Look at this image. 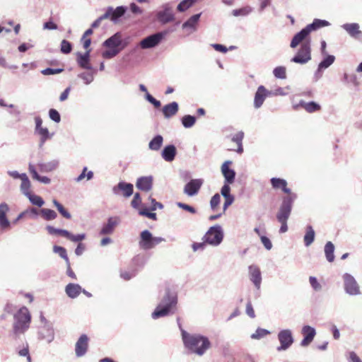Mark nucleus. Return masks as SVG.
<instances>
[{"label": "nucleus", "instance_id": "f257e3e1", "mask_svg": "<svg viewBox=\"0 0 362 362\" xmlns=\"http://www.w3.org/2000/svg\"><path fill=\"white\" fill-rule=\"evenodd\" d=\"M182 338L185 346L199 356H202L210 347L209 339L199 334H190L182 330Z\"/></svg>", "mask_w": 362, "mask_h": 362}, {"label": "nucleus", "instance_id": "f03ea898", "mask_svg": "<svg viewBox=\"0 0 362 362\" xmlns=\"http://www.w3.org/2000/svg\"><path fill=\"white\" fill-rule=\"evenodd\" d=\"M177 303V294L167 288L160 302L151 314L152 318L156 320L173 313V310L175 308Z\"/></svg>", "mask_w": 362, "mask_h": 362}, {"label": "nucleus", "instance_id": "7ed1b4c3", "mask_svg": "<svg viewBox=\"0 0 362 362\" xmlns=\"http://www.w3.org/2000/svg\"><path fill=\"white\" fill-rule=\"evenodd\" d=\"M296 198V194H291V196L284 197L282 199V203L276 214V218L281 224L279 229L281 233H284L288 230L287 221L291 215L293 204Z\"/></svg>", "mask_w": 362, "mask_h": 362}, {"label": "nucleus", "instance_id": "20e7f679", "mask_svg": "<svg viewBox=\"0 0 362 362\" xmlns=\"http://www.w3.org/2000/svg\"><path fill=\"white\" fill-rule=\"evenodd\" d=\"M13 332L16 334L24 333L30 326L31 315L28 309L23 306L13 316Z\"/></svg>", "mask_w": 362, "mask_h": 362}, {"label": "nucleus", "instance_id": "39448f33", "mask_svg": "<svg viewBox=\"0 0 362 362\" xmlns=\"http://www.w3.org/2000/svg\"><path fill=\"white\" fill-rule=\"evenodd\" d=\"M165 241V238L161 237H154L149 230H144L140 233L139 245L141 249L144 250H148L154 248L156 245Z\"/></svg>", "mask_w": 362, "mask_h": 362}, {"label": "nucleus", "instance_id": "423d86ee", "mask_svg": "<svg viewBox=\"0 0 362 362\" xmlns=\"http://www.w3.org/2000/svg\"><path fill=\"white\" fill-rule=\"evenodd\" d=\"M311 60V45L310 40L301 43L300 48L298 49L295 56L291 58V62L299 64H305Z\"/></svg>", "mask_w": 362, "mask_h": 362}, {"label": "nucleus", "instance_id": "0eeeda50", "mask_svg": "<svg viewBox=\"0 0 362 362\" xmlns=\"http://www.w3.org/2000/svg\"><path fill=\"white\" fill-rule=\"evenodd\" d=\"M223 239V231L221 226H211L204 236V241L211 245H219Z\"/></svg>", "mask_w": 362, "mask_h": 362}, {"label": "nucleus", "instance_id": "6e6552de", "mask_svg": "<svg viewBox=\"0 0 362 362\" xmlns=\"http://www.w3.org/2000/svg\"><path fill=\"white\" fill-rule=\"evenodd\" d=\"M167 34V31H162L151 35L140 42V46L142 49L153 48L157 46Z\"/></svg>", "mask_w": 362, "mask_h": 362}, {"label": "nucleus", "instance_id": "1a4fd4ad", "mask_svg": "<svg viewBox=\"0 0 362 362\" xmlns=\"http://www.w3.org/2000/svg\"><path fill=\"white\" fill-rule=\"evenodd\" d=\"M344 281V291L350 296H358L361 293L360 287L354 277L349 274L343 276Z\"/></svg>", "mask_w": 362, "mask_h": 362}, {"label": "nucleus", "instance_id": "9d476101", "mask_svg": "<svg viewBox=\"0 0 362 362\" xmlns=\"http://www.w3.org/2000/svg\"><path fill=\"white\" fill-rule=\"evenodd\" d=\"M278 339L280 346L277 347V351L287 350L293 343L292 332L290 329H282L278 334Z\"/></svg>", "mask_w": 362, "mask_h": 362}, {"label": "nucleus", "instance_id": "9b49d317", "mask_svg": "<svg viewBox=\"0 0 362 362\" xmlns=\"http://www.w3.org/2000/svg\"><path fill=\"white\" fill-rule=\"evenodd\" d=\"M156 17L163 25L175 21V14L169 4H165L162 6V10L156 13Z\"/></svg>", "mask_w": 362, "mask_h": 362}, {"label": "nucleus", "instance_id": "f8f14e48", "mask_svg": "<svg viewBox=\"0 0 362 362\" xmlns=\"http://www.w3.org/2000/svg\"><path fill=\"white\" fill-rule=\"evenodd\" d=\"M203 184V179H192L185 185L183 192L188 197H194L198 194Z\"/></svg>", "mask_w": 362, "mask_h": 362}, {"label": "nucleus", "instance_id": "ddd939ff", "mask_svg": "<svg viewBox=\"0 0 362 362\" xmlns=\"http://www.w3.org/2000/svg\"><path fill=\"white\" fill-rule=\"evenodd\" d=\"M231 164V160H226L221 165V173L225 180L224 185H230L235 181V172L234 170L230 169L229 167Z\"/></svg>", "mask_w": 362, "mask_h": 362}, {"label": "nucleus", "instance_id": "4468645a", "mask_svg": "<svg viewBox=\"0 0 362 362\" xmlns=\"http://www.w3.org/2000/svg\"><path fill=\"white\" fill-rule=\"evenodd\" d=\"M248 275L257 289H259L262 284V274L257 265L252 264L248 267Z\"/></svg>", "mask_w": 362, "mask_h": 362}, {"label": "nucleus", "instance_id": "2eb2a0df", "mask_svg": "<svg viewBox=\"0 0 362 362\" xmlns=\"http://www.w3.org/2000/svg\"><path fill=\"white\" fill-rule=\"evenodd\" d=\"M134 191L133 185L124 182H119L112 188V192L115 195L122 194L124 197H129L132 195Z\"/></svg>", "mask_w": 362, "mask_h": 362}, {"label": "nucleus", "instance_id": "dca6fc26", "mask_svg": "<svg viewBox=\"0 0 362 362\" xmlns=\"http://www.w3.org/2000/svg\"><path fill=\"white\" fill-rule=\"evenodd\" d=\"M120 218L118 216L110 217L106 223L103 224L100 231V235H111L113 233L115 228L119 223Z\"/></svg>", "mask_w": 362, "mask_h": 362}, {"label": "nucleus", "instance_id": "f3484780", "mask_svg": "<svg viewBox=\"0 0 362 362\" xmlns=\"http://www.w3.org/2000/svg\"><path fill=\"white\" fill-rule=\"evenodd\" d=\"M88 347V337L86 334H82L78 338L75 346L76 355L81 357L86 354Z\"/></svg>", "mask_w": 362, "mask_h": 362}, {"label": "nucleus", "instance_id": "a211bd4d", "mask_svg": "<svg viewBox=\"0 0 362 362\" xmlns=\"http://www.w3.org/2000/svg\"><path fill=\"white\" fill-rule=\"evenodd\" d=\"M272 93L269 90H267L264 86H259L257 88V90L255 95L254 98V107L256 109L259 108L264 103V100L268 95H270Z\"/></svg>", "mask_w": 362, "mask_h": 362}, {"label": "nucleus", "instance_id": "6ab92c4d", "mask_svg": "<svg viewBox=\"0 0 362 362\" xmlns=\"http://www.w3.org/2000/svg\"><path fill=\"white\" fill-rule=\"evenodd\" d=\"M300 107H303L309 113L317 112L321 109L320 105L314 101L307 103L304 100H300L298 104L293 105L294 110H298Z\"/></svg>", "mask_w": 362, "mask_h": 362}, {"label": "nucleus", "instance_id": "aec40b11", "mask_svg": "<svg viewBox=\"0 0 362 362\" xmlns=\"http://www.w3.org/2000/svg\"><path fill=\"white\" fill-rule=\"evenodd\" d=\"M310 30L305 26L304 28H303L300 32L297 33L293 37L291 42V47L295 48L300 43L304 42L305 40L308 37V35L310 34Z\"/></svg>", "mask_w": 362, "mask_h": 362}, {"label": "nucleus", "instance_id": "412c9836", "mask_svg": "<svg viewBox=\"0 0 362 362\" xmlns=\"http://www.w3.org/2000/svg\"><path fill=\"white\" fill-rule=\"evenodd\" d=\"M221 194L225 199L223 204V211H225L229 206H230L234 200L235 197L230 194V187L228 185H223L221 189Z\"/></svg>", "mask_w": 362, "mask_h": 362}, {"label": "nucleus", "instance_id": "4be33fe9", "mask_svg": "<svg viewBox=\"0 0 362 362\" xmlns=\"http://www.w3.org/2000/svg\"><path fill=\"white\" fill-rule=\"evenodd\" d=\"M77 63L80 67L84 69L93 70V68L90 63V50H88L85 54L78 52Z\"/></svg>", "mask_w": 362, "mask_h": 362}, {"label": "nucleus", "instance_id": "5701e85b", "mask_svg": "<svg viewBox=\"0 0 362 362\" xmlns=\"http://www.w3.org/2000/svg\"><path fill=\"white\" fill-rule=\"evenodd\" d=\"M136 186L140 190L148 192L152 189L153 177L151 176L141 177L137 180Z\"/></svg>", "mask_w": 362, "mask_h": 362}, {"label": "nucleus", "instance_id": "b1692460", "mask_svg": "<svg viewBox=\"0 0 362 362\" xmlns=\"http://www.w3.org/2000/svg\"><path fill=\"white\" fill-rule=\"evenodd\" d=\"M42 339L50 343L54 338V332L53 327L50 325H45L39 332Z\"/></svg>", "mask_w": 362, "mask_h": 362}, {"label": "nucleus", "instance_id": "393cba45", "mask_svg": "<svg viewBox=\"0 0 362 362\" xmlns=\"http://www.w3.org/2000/svg\"><path fill=\"white\" fill-rule=\"evenodd\" d=\"M177 153L176 148L174 145L170 144L164 147L161 152V156L164 160L172 162L174 160Z\"/></svg>", "mask_w": 362, "mask_h": 362}, {"label": "nucleus", "instance_id": "a878e982", "mask_svg": "<svg viewBox=\"0 0 362 362\" xmlns=\"http://www.w3.org/2000/svg\"><path fill=\"white\" fill-rule=\"evenodd\" d=\"M271 184L275 189H281L283 192L288 194V196L296 194L295 193H292L291 189L287 187V182L286 180L273 177L271 179Z\"/></svg>", "mask_w": 362, "mask_h": 362}, {"label": "nucleus", "instance_id": "bb28decb", "mask_svg": "<svg viewBox=\"0 0 362 362\" xmlns=\"http://www.w3.org/2000/svg\"><path fill=\"white\" fill-rule=\"evenodd\" d=\"M122 44V35L120 33L117 32L114 34L112 36L107 39L103 42V46L108 48H118V47Z\"/></svg>", "mask_w": 362, "mask_h": 362}, {"label": "nucleus", "instance_id": "cd10ccee", "mask_svg": "<svg viewBox=\"0 0 362 362\" xmlns=\"http://www.w3.org/2000/svg\"><path fill=\"white\" fill-rule=\"evenodd\" d=\"M9 208L7 204H0V227L2 229L8 228L10 226V222L6 218V213L8 211Z\"/></svg>", "mask_w": 362, "mask_h": 362}, {"label": "nucleus", "instance_id": "c85d7f7f", "mask_svg": "<svg viewBox=\"0 0 362 362\" xmlns=\"http://www.w3.org/2000/svg\"><path fill=\"white\" fill-rule=\"evenodd\" d=\"M66 295L71 298H75L81 293L82 288L76 284H69L65 288Z\"/></svg>", "mask_w": 362, "mask_h": 362}, {"label": "nucleus", "instance_id": "c756f323", "mask_svg": "<svg viewBox=\"0 0 362 362\" xmlns=\"http://www.w3.org/2000/svg\"><path fill=\"white\" fill-rule=\"evenodd\" d=\"M202 13H197L191 16L187 21L182 24L183 29H190L192 32L197 30V25L199 21Z\"/></svg>", "mask_w": 362, "mask_h": 362}, {"label": "nucleus", "instance_id": "7c9ffc66", "mask_svg": "<svg viewBox=\"0 0 362 362\" xmlns=\"http://www.w3.org/2000/svg\"><path fill=\"white\" fill-rule=\"evenodd\" d=\"M178 111V104L176 102H172L165 105L163 107V113L165 118H170L175 115Z\"/></svg>", "mask_w": 362, "mask_h": 362}, {"label": "nucleus", "instance_id": "2f4dec72", "mask_svg": "<svg viewBox=\"0 0 362 362\" xmlns=\"http://www.w3.org/2000/svg\"><path fill=\"white\" fill-rule=\"evenodd\" d=\"M127 8L124 6H117L116 8L112 7L111 12V21L114 23H117L119 19V18L122 17L126 13Z\"/></svg>", "mask_w": 362, "mask_h": 362}, {"label": "nucleus", "instance_id": "473e14b6", "mask_svg": "<svg viewBox=\"0 0 362 362\" xmlns=\"http://www.w3.org/2000/svg\"><path fill=\"white\" fill-rule=\"evenodd\" d=\"M59 165V161L54 160L47 163H38V169L42 173H49L55 170Z\"/></svg>", "mask_w": 362, "mask_h": 362}, {"label": "nucleus", "instance_id": "72a5a7b5", "mask_svg": "<svg viewBox=\"0 0 362 362\" xmlns=\"http://www.w3.org/2000/svg\"><path fill=\"white\" fill-rule=\"evenodd\" d=\"M28 170H29L30 173L32 175V177L33 179H35L42 183H44V184H49L50 183L51 180L46 176H40L37 173L35 166L32 163H29Z\"/></svg>", "mask_w": 362, "mask_h": 362}, {"label": "nucleus", "instance_id": "f704fd0d", "mask_svg": "<svg viewBox=\"0 0 362 362\" xmlns=\"http://www.w3.org/2000/svg\"><path fill=\"white\" fill-rule=\"evenodd\" d=\"M329 25H330V23L327 21L315 18L314 19L312 23L308 24L306 26L310 30V32H312L314 30H317L321 28L327 27Z\"/></svg>", "mask_w": 362, "mask_h": 362}, {"label": "nucleus", "instance_id": "c9c22d12", "mask_svg": "<svg viewBox=\"0 0 362 362\" xmlns=\"http://www.w3.org/2000/svg\"><path fill=\"white\" fill-rule=\"evenodd\" d=\"M342 28L345 30L351 37H356L361 33L359 30V25L356 23H345L341 25Z\"/></svg>", "mask_w": 362, "mask_h": 362}, {"label": "nucleus", "instance_id": "e433bc0d", "mask_svg": "<svg viewBox=\"0 0 362 362\" xmlns=\"http://www.w3.org/2000/svg\"><path fill=\"white\" fill-rule=\"evenodd\" d=\"M163 138L161 135H156L148 143V148L151 151H158L162 146Z\"/></svg>", "mask_w": 362, "mask_h": 362}, {"label": "nucleus", "instance_id": "4c0bfd02", "mask_svg": "<svg viewBox=\"0 0 362 362\" xmlns=\"http://www.w3.org/2000/svg\"><path fill=\"white\" fill-rule=\"evenodd\" d=\"M315 231L311 226L306 227V232L304 235V243L306 247L310 246L315 240Z\"/></svg>", "mask_w": 362, "mask_h": 362}, {"label": "nucleus", "instance_id": "58836bf2", "mask_svg": "<svg viewBox=\"0 0 362 362\" xmlns=\"http://www.w3.org/2000/svg\"><path fill=\"white\" fill-rule=\"evenodd\" d=\"M334 244L330 241L327 242L325 246V254L326 256V259L329 262H332L334 260Z\"/></svg>", "mask_w": 362, "mask_h": 362}, {"label": "nucleus", "instance_id": "ea45409f", "mask_svg": "<svg viewBox=\"0 0 362 362\" xmlns=\"http://www.w3.org/2000/svg\"><path fill=\"white\" fill-rule=\"evenodd\" d=\"M46 230H47L48 233L50 235H61L66 238H68V236L69 235V231L64 230V229H59V228H55L53 226H47L46 227Z\"/></svg>", "mask_w": 362, "mask_h": 362}, {"label": "nucleus", "instance_id": "a19ab883", "mask_svg": "<svg viewBox=\"0 0 362 362\" xmlns=\"http://www.w3.org/2000/svg\"><path fill=\"white\" fill-rule=\"evenodd\" d=\"M90 71V72H83L78 75V77L81 78L86 85L90 84L94 80V74L96 72L94 69Z\"/></svg>", "mask_w": 362, "mask_h": 362}, {"label": "nucleus", "instance_id": "79ce46f5", "mask_svg": "<svg viewBox=\"0 0 362 362\" xmlns=\"http://www.w3.org/2000/svg\"><path fill=\"white\" fill-rule=\"evenodd\" d=\"M30 187L31 184L27 175L23 176V178L21 179V190L25 196H27L28 194L31 193L30 190Z\"/></svg>", "mask_w": 362, "mask_h": 362}, {"label": "nucleus", "instance_id": "37998d69", "mask_svg": "<svg viewBox=\"0 0 362 362\" xmlns=\"http://www.w3.org/2000/svg\"><path fill=\"white\" fill-rule=\"evenodd\" d=\"M40 213L46 221L54 220L57 216V213L54 210L49 209H40Z\"/></svg>", "mask_w": 362, "mask_h": 362}, {"label": "nucleus", "instance_id": "c03bdc74", "mask_svg": "<svg viewBox=\"0 0 362 362\" xmlns=\"http://www.w3.org/2000/svg\"><path fill=\"white\" fill-rule=\"evenodd\" d=\"M335 60L334 55H327V57L318 64L319 69H326L329 67Z\"/></svg>", "mask_w": 362, "mask_h": 362}, {"label": "nucleus", "instance_id": "a18cd8bd", "mask_svg": "<svg viewBox=\"0 0 362 362\" xmlns=\"http://www.w3.org/2000/svg\"><path fill=\"white\" fill-rule=\"evenodd\" d=\"M198 0H182L177 6L180 12H184L192 7Z\"/></svg>", "mask_w": 362, "mask_h": 362}, {"label": "nucleus", "instance_id": "49530a36", "mask_svg": "<svg viewBox=\"0 0 362 362\" xmlns=\"http://www.w3.org/2000/svg\"><path fill=\"white\" fill-rule=\"evenodd\" d=\"M35 132L40 136V146H42L47 139L51 138V135L46 127L40 128Z\"/></svg>", "mask_w": 362, "mask_h": 362}, {"label": "nucleus", "instance_id": "de8ad7c7", "mask_svg": "<svg viewBox=\"0 0 362 362\" xmlns=\"http://www.w3.org/2000/svg\"><path fill=\"white\" fill-rule=\"evenodd\" d=\"M25 197L28 198L29 201L33 205L37 206L38 207H41L45 204V202L41 197L34 194L33 193H30Z\"/></svg>", "mask_w": 362, "mask_h": 362}, {"label": "nucleus", "instance_id": "09e8293b", "mask_svg": "<svg viewBox=\"0 0 362 362\" xmlns=\"http://www.w3.org/2000/svg\"><path fill=\"white\" fill-rule=\"evenodd\" d=\"M302 334L304 337H308L313 340L316 334V331L314 327L309 325H305L302 328Z\"/></svg>", "mask_w": 362, "mask_h": 362}, {"label": "nucleus", "instance_id": "8fccbe9b", "mask_svg": "<svg viewBox=\"0 0 362 362\" xmlns=\"http://www.w3.org/2000/svg\"><path fill=\"white\" fill-rule=\"evenodd\" d=\"M196 122V117L189 115H185L182 118V124L185 128L192 127Z\"/></svg>", "mask_w": 362, "mask_h": 362}, {"label": "nucleus", "instance_id": "3c124183", "mask_svg": "<svg viewBox=\"0 0 362 362\" xmlns=\"http://www.w3.org/2000/svg\"><path fill=\"white\" fill-rule=\"evenodd\" d=\"M54 252L58 254L62 258H63L66 264H69V259L66 253V250L62 246L54 245L53 247Z\"/></svg>", "mask_w": 362, "mask_h": 362}, {"label": "nucleus", "instance_id": "603ef678", "mask_svg": "<svg viewBox=\"0 0 362 362\" xmlns=\"http://www.w3.org/2000/svg\"><path fill=\"white\" fill-rule=\"evenodd\" d=\"M273 74L277 78L285 79L286 78V67L282 66H277L273 70Z\"/></svg>", "mask_w": 362, "mask_h": 362}, {"label": "nucleus", "instance_id": "864d4df0", "mask_svg": "<svg viewBox=\"0 0 362 362\" xmlns=\"http://www.w3.org/2000/svg\"><path fill=\"white\" fill-rule=\"evenodd\" d=\"M270 334V332L266 329L257 328L255 333L251 335L252 339H260Z\"/></svg>", "mask_w": 362, "mask_h": 362}, {"label": "nucleus", "instance_id": "5fc2aeb1", "mask_svg": "<svg viewBox=\"0 0 362 362\" xmlns=\"http://www.w3.org/2000/svg\"><path fill=\"white\" fill-rule=\"evenodd\" d=\"M252 11V8L247 6L239 9H235L233 11V15L234 16H247L250 14Z\"/></svg>", "mask_w": 362, "mask_h": 362}, {"label": "nucleus", "instance_id": "6e6d98bb", "mask_svg": "<svg viewBox=\"0 0 362 362\" xmlns=\"http://www.w3.org/2000/svg\"><path fill=\"white\" fill-rule=\"evenodd\" d=\"M54 205L57 207L59 212L66 218L70 219L71 216L69 212H68L64 206L58 202L56 199L53 200Z\"/></svg>", "mask_w": 362, "mask_h": 362}, {"label": "nucleus", "instance_id": "4d7b16f0", "mask_svg": "<svg viewBox=\"0 0 362 362\" xmlns=\"http://www.w3.org/2000/svg\"><path fill=\"white\" fill-rule=\"evenodd\" d=\"M87 170V168L85 167L83 169V171L82 173L75 179V180L77 182H81V180H83L86 177L87 178V180H90L93 178V173L92 171H88L87 173H86Z\"/></svg>", "mask_w": 362, "mask_h": 362}, {"label": "nucleus", "instance_id": "13d9d810", "mask_svg": "<svg viewBox=\"0 0 362 362\" xmlns=\"http://www.w3.org/2000/svg\"><path fill=\"white\" fill-rule=\"evenodd\" d=\"M119 51L120 49L118 48H110V49L103 52V57L106 59H111L115 57Z\"/></svg>", "mask_w": 362, "mask_h": 362}, {"label": "nucleus", "instance_id": "bf43d9fd", "mask_svg": "<svg viewBox=\"0 0 362 362\" xmlns=\"http://www.w3.org/2000/svg\"><path fill=\"white\" fill-rule=\"evenodd\" d=\"M85 238H86L85 233L74 235V234L69 233V235L67 239L71 242L79 243L81 241L83 240Z\"/></svg>", "mask_w": 362, "mask_h": 362}, {"label": "nucleus", "instance_id": "052dcab7", "mask_svg": "<svg viewBox=\"0 0 362 362\" xmlns=\"http://www.w3.org/2000/svg\"><path fill=\"white\" fill-rule=\"evenodd\" d=\"M72 49L71 44L66 40H63L61 42V52L64 54H69Z\"/></svg>", "mask_w": 362, "mask_h": 362}, {"label": "nucleus", "instance_id": "680f3d73", "mask_svg": "<svg viewBox=\"0 0 362 362\" xmlns=\"http://www.w3.org/2000/svg\"><path fill=\"white\" fill-rule=\"evenodd\" d=\"M49 117L52 120L57 123H59L61 121L60 115L55 109H50L49 110Z\"/></svg>", "mask_w": 362, "mask_h": 362}, {"label": "nucleus", "instance_id": "e2e57ef3", "mask_svg": "<svg viewBox=\"0 0 362 362\" xmlns=\"http://www.w3.org/2000/svg\"><path fill=\"white\" fill-rule=\"evenodd\" d=\"M145 98L148 102L151 103L156 108L160 107L161 105L160 102L154 98L149 93H146L145 95Z\"/></svg>", "mask_w": 362, "mask_h": 362}, {"label": "nucleus", "instance_id": "0e129e2a", "mask_svg": "<svg viewBox=\"0 0 362 362\" xmlns=\"http://www.w3.org/2000/svg\"><path fill=\"white\" fill-rule=\"evenodd\" d=\"M145 98L148 102L151 103L156 108L160 107L161 105L160 102L154 98L149 93H146L145 95Z\"/></svg>", "mask_w": 362, "mask_h": 362}, {"label": "nucleus", "instance_id": "69168bd1", "mask_svg": "<svg viewBox=\"0 0 362 362\" xmlns=\"http://www.w3.org/2000/svg\"><path fill=\"white\" fill-rule=\"evenodd\" d=\"M145 98L148 102L151 103L156 108L160 107L161 105L160 102L154 98L149 93H146L145 95Z\"/></svg>", "mask_w": 362, "mask_h": 362}, {"label": "nucleus", "instance_id": "338daca9", "mask_svg": "<svg viewBox=\"0 0 362 362\" xmlns=\"http://www.w3.org/2000/svg\"><path fill=\"white\" fill-rule=\"evenodd\" d=\"M310 284L312 286V288L316 291H319L322 288L321 284L318 282L317 279L315 276H310L309 278Z\"/></svg>", "mask_w": 362, "mask_h": 362}, {"label": "nucleus", "instance_id": "774afa93", "mask_svg": "<svg viewBox=\"0 0 362 362\" xmlns=\"http://www.w3.org/2000/svg\"><path fill=\"white\" fill-rule=\"evenodd\" d=\"M347 360L349 362H362L361 359L354 351H349L347 354Z\"/></svg>", "mask_w": 362, "mask_h": 362}]
</instances>
